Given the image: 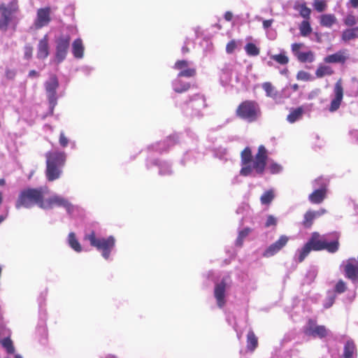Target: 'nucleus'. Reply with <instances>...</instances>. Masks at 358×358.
Masks as SVG:
<instances>
[{"instance_id":"nucleus-1","label":"nucleus","mask_w":358,"mask_h":358,"mask_svg":"<svg viewBox=\"0 0 358 358\" xmlns=\"http://www.w3.org/2000/svg\"><path fill=\"white\" fill-rule=\"evenodd\" d=\"M267 151L260 145L258 152L252 157L251 149L246 147L241 153L240 175L244 177L262 176L266 165Z\"/></svg>"},{"instance_id":"nucleus-2","label":"nucleus","mask_w":358,"mask_h":358,"mask_svg":"<svg viewBox=\"0 0 358 358\" xmlns=\"http://www.w3.org/2000/svg\"><path fill=\"white\" fill-rule=\"evenodd\" d=\"M47 193V187L24 189L20 193L15 207L17 209L21 207L29 208L37 205L41 208V205L45 203L43 198Z\"/></svg>"},{"instance_id":"nucleus-3","label":"nucleus","mask_w":358,"mask_h":358,"mask_svg":"<svg viewBox=\"0 0 358 358\" xmlns=\"http://www.w3.org/2000/svg\"><path fill=\"white\" fill-rule=\"evenodd\" d=\"M46 176L49 181L58 179L62 173V169L65 164L66 153L62 151H51L45 154Z\"/></svg>"},{"instance_id":"nucleus-4","label":"nucleus","mask_w":358,"mask_h":358,"mask_svg":"<svg viewBox=\"0 0 358 358\" xmlns=\"http://www.w3.org/2000/svg\"><path fill=\"white\" fill-rule=\"evenodd\" d=\"M85 239L90 241L92 247L96 248L101 253V256L106 260L110 259L112 252L115 248V238L113 236L107 238L97 237L94 231L85 235Z\"/></svg>"},{"instance_id":"nucleus-5","label":"nucleus","mask_w":358,"mask_h":358,"mask_svg":"<svg viewBox=\"0 0 358 358\" xmlns=\"http://www.w3.org/2000/svg\"><path fill=\"white\" fill-rule=\"evenodd\" d=\"M236 115L242 120L252 122L259 117L261 112L257 103L253 101H245L237 108Z\"/></svg>"},{"instance_id":"nucleus-6","label":"nucleus","mask_w":358,"mask_h":358,"mask_svg":"<svg viewBox=\"0 0 358 358\" xmlns=\"http://www.w3.org/2000/svg\"><path fill=\"white\" fill-rule=\"evenodd\" d=\"M206 106V99L203 94H196L189 97L180 107L187 116H199L201 110Z\"/></svg>"},{"instance_id":"nucleus-7","label":"nucleus","mask_w":358,"mask_h":358,"mask_svg":"<svg viewBox=\"0 0 358 358\" xmlns=\"http://www.w3.org/2000/svg\"><path fill=\"white\" fill-rule=\"evenodd\" d=\"M18 9L15 0H13L8 5H0V29L6 31L8 26L13 21L15 14Z\"/></svg>"},{"instance_id":"nucleus-8","label":"nucleus","mask_w":358,"mask_h":358,"mask_svg":"<svg viewBox=\"0 0 358 358\" xmlns=\"http://www.w3.org/2000/svg\"><path fill=\"white\" fill-rule=\"evenodd\" d=\"M311 250H327L328 252L334 253L338 250V241L334 240L333 241H328L326 238H319V235L317 233L313 234L310 240L307 243Z\"/></svg>"},{"instance_id":"nucleus-9","label":"nucleus","mask_w":358,"mask_h":358,"mask_svg":"<svg viewBox=\"0 0 358 358\" xmlns=\"http://www.w3.org/2000/svg\"><path fill=\"white\" fill-rule=\"evenodd\" d=\"M230 285L231 280L228 275L223 277L220 282L215 285L214 297L220 308H222L226 304V292L230 287Z\"/></svg>"},{"instance_id":"nucleus-10","label":"nucleus","mask_w":358,"mask_h":358,"mask_svg":"<svg viewBox=\"0 0 358 358\" xmlns=\"http://www.w3.org/2000/svg\"><path fill=\"white\" fill-rule=\"evenodd\" d=\"M71 37L69 34L61 35L55 40V56L54 62L59 64L63 62L67 55Z\"/></svg>"},{"instance_id":"nucleus-11","label":"nucleus","mask_w":358,"mask_h":358,"mask_svg":"<svg viewBox=\"0 0 358 358\" xmlns=\"http://www.w3.org/2000/svg\"><path fill=\"white\" fill-rule=\"evenodd\" d=\"M327 181L325 178H319L313 182L315 190L309 196V201L312 203H320L325 198L327 192Z\"/></svg>"},{"instance_id":"nucleus-12","label":"nucleus","mask_w":358,"mask_h":358,"mask_svg":"<svg viewBox=\"0 0 358 358\" xmlns=\"http://www.w3.org/2000/svg\"><path fill=\"white\" fill-rule=\"evenodd\" d=\"M53 206L64 207L69 215H73L76 207L73 206L67 199L59 196L53 195L45 201L44 204L41 205V208H50Z\"/></svg>"},{"instance_id":"nucleus-13","label":"nucleus","mask_w":358,"mask_h":358,"mask_svg":"<svg viewBox=\"0 0 358 358\" xmlns=\"http://www.w3.org/2000/svg\"><path fill=\"white\" fill-rule=\"evenodd\" d=\"M45 89L50 103V110L52 111L57 103V89L59 87V81L55 76H52L45 83Z\"/></svg>"},{"instance_id":"nucleus-14","label":"nucleus","mask_w":358,"mask_h":358,"mask_svg":"<svg viewBox=\"0 0 358 358\" xmlns=\"http://www.w3.org/2000/svg\"><path fill=\"white\" fill-rule=\"evenodd\" d=\"M306 335L322 338L328 335L329 330L324 326L317 325L315 321L309 320L303 328Z\"/></svg>"},{"instance_id":"nucleus-15","label":"nucleus","mask_w":358,"mask_h":358,"mask_svg":"<svg viewBox=\"0 0 358 358\" xmlns=\"http://www.w3.org/2000/svg\"><path fill=\"white\" fill-rule=\"evenodd\" d=\"M344 275L352 282L358 281V262L355 258L343 261L341 265Z\"/></svg>"},{"instance_id":"nucleus-16","label":"nucleus","mask_w":358,"mask_h":358,"mask_svg":"<svg viewBox=\"0 0 358 358\" xmlns=\"http://www.w3.org/2000/svg\"><path fill=\"white\" fill-rule=\"evenodd\" d=\"M173 68L179 71V77L192 78L196 75V68L193 62L187 60L177 61Z\"/></svg>"},{"instance_id":"nucleus-17","label":"nucleus","mask_w":358,"mask_h":358,"mask_svg":"<svg viewBox=\"0 0 358 358\" xmlns=\"http://www.w3.org/2000/svg\"><path fill=\"white\" fill-rule=\"evenodd\" d=\"M343 88L342 86V81L341 80H338L334 88V98L332 99L330 106H329V111L330 112H335L336 111L341 103V101L343 100Z\"/></svg>"},{"instance_id":"nucleus-18","label":"nucleus","mask_w":358,"mask_h":358,"mask_svg":"<svg viewBox=\"0 0 358 358\" xmlns=\"http://www.w3.org/2000/svg\"><path fill=\"white\" fill-rule=\"evenodd\" d=\"M289 238L285 235H282L273 243L270 245L264 252L263 256L270 257L277 254L283 247L286 245Z\"/></svg>"},{"instance_id":"nucleus-19","label":"nucleus","mask_w":358,"mask_h":358,"mask_svg":"<svg viewBox=\"0 0 358 358\" xmlns=\"http://www.w3.org/2000/svg\"><path fill=\"white\" fill-rule=\"evenodd\" d=\"M303 46V43H293L292 45V51L295 57L301 62H313L315 60L313 52L309 50L301 52L300 49Z\"/></svg>"},{"instance_id":"nucleus-20","label":"nucleus","mask_w":358,"mask_h":358,"mask_svg":"<svg viewBox=\"0 0 358 358\" xmlns=\"http://www.w3.org/2000/svg\"><path fill=\"white\" fill-rule=\"evenodd\" d=\"M50 20V8L45 7L39 8L37 10L36 17L34 20V24L36 29H41L47 26Z\"/></svg>"},{"instance_id":"nucleus-21","label":"nucleus","mask_w":358,"mask_h":358,"mask_svg":"<svg viewBox=\"0 0 358 358\" xmlns=\"http://www.w3.org/2000/svg\"><path fill=\"white\" fill-rule=\"evenodd\" d=\"M312 104H306L296 108H291L289 113L287 116V120L289 123H294L302 119L303 115L306 111H310Z\"/></svg>"},{"instance_id":"nucleus-22","label":"nucleus","mask_w":358,"mask_h":358,"mask_svg":"<svg viewBox=\"0 0 358 358\" xmlns=\"http://www.w3.org/2000/svg\"><path fill=\"white\" fill-rule=\"evenodd\" d=\"M10 331L6 328H0V343L8 353H14L15 349L12 341L10 339Z\"/></svg>"},{"instance_id":"nucleus-23","label":"nucleus","mask_w":358,"mask_h":358,"mask_svg":"<svg viewBox=\"0 0 358 358\" xmlns=\"http://www.w3.org/2000/svg\"><path fill=\"white\" fill-rule=\"evenodd\" d=\"M357 350L356 345L351 339L346 341L343 347L341 358H357Z\"/></svg>"},{"instance_id":"nucleus-24","label":"nucleus","mask_w":358,"mask_h":358,"mask_svg":"<svg viewBox=\"0 0 358 358\" xmlns=\"http://www.w3.org/2000/svg\"><path fill=\"white\" fill-rule=\"evenodd\" d=\"M49 55V45L48 38L47 35H45L41 38L38 44L37 47V57L40 59L46 58Z\"/></svg>"},{"instance_id":"nucleus-25","label":"nucleus","mask_w":358,"mask_h":358,"mask_svg":"<svg viewBox=\"0 0 358 358\" xmlns=\"http://www.w3.org/2000/svg\"><path fill=\"white\" fill-rule=\"evenodd\" d=\"M154 165L157 166L159 175L162 176H171L173 173L171 164L164 160H157L152 162Z\"/></svg>"},{"instance_id":"nucleus-26","label":"nucleus","mask_w":358,"mask_h":358,"mask_svg":"<svg viewBox=\"0 0 358 358\" xmlns=\"http://www.w3.org/2000/svg\"><path fill=\"white\" fill-rule=\"evenodd\" d=\"M178 76L172 82V88L175 92L183 93L187 91L190 87V84L185 82Z\"/></svg>"},{"instance_id":"nucleus-27","label":"nucleus","mask_w":358,"mask_h":358,"mask_svg":"<svg viewBox=\"0 0 358 358\" xmlns=\"http://www.w3.org/2000/svg\"><path fill=\"white\" fill-rule=\"evenodd\" d=\"M178 136L176 135L169 136L164 142L159 143L156 145L155 150L160 152L166 151L168 148L176 143Z\"/></svg>"},{"instance_id":"nucleus-28","label":"nucleus","mask_w":358,"mask_h":358,"mask_svg":"<svg viewBox=\"0 0 358 358\" xmlns=\"http://www.w3.org/2000/svg\"><path fill=\"white\" fill-rule=\"evenodd\" d=\"M72 53L76 58L81 59L83 57L84 45L80 38H77L73 42Z\"/></svg>"},{"instance_id":"nucleus-29","label":"nucleus","mask_w":358,"mask_h":358,"mask_svg":"<svg viewBox=\"0 0 358 358\" xmlns=\"http://www.w3.org/2000/svg\"><path fill=\"white\" fill-rule=\"evenodd\" d=\"M341 38L345 42L358 38V27L344 30L342 33Z\"/></svg>"},{"instance_id":"nucleus-30","label":"nucleus","mask_w":358,"mask_h":358,"mask_svg":"<svg viewBox=\"0 0 358 358\" xmlns=\"http://www.w3.org/2000/svg\"><path fill=\"white\" fill-rule=\"evenodd\" d=\"M320 24L325 27H331L336 22V17L333 14H324L320 16Z\"/></svg>"},{"instance_id":"nucleus-31","label":"nucleus","mask_w":358,"mask_h":358,"mask_svg":"<svg viewBox=\"0 0 358 358\" xmlns=\"http://www.w3.org/2000/svg\"><path fill=\"white\" fill-rule=\"evenodd\" d=\"M258 345V339L253 331L250 330L247 335V348L254 351Z\"/></svg>"},{"instance_id":"nucleus-32","label":"nucleus","mask_w":358,"mask_h":358,"mask_svg":"<svg viewBox=\"0 0 358 358\" xmlns=\"http://www.w3.org/2000/svg\"><path fill=\"white\" fill-rule=\"evenodd\" d=\"M310 250V247H309L308 243H306L302 248L296 250L294 256L295 260L298 262H302L308 256Z\"/></svg>"},{"instance_id":"nucleus-33","label":"nucleus","mask_w":358,"mask_h":358,"mask_svg":"<svg viewBox=\"0 0 358 358\" xmlns=\"http://www.w3.org/2000/svg\"><path fill=\"white\" fill-rule=\"evenodd\" d=\"M346 60L345 56L342 52H337L334 54L327 56L324 62L327 63H338L344 62Z\"/></svg>"},{"instance_id":"nucleus-34","label":"nucleus","mask_w":358,"mask_h":358,"mask_svg":"<svg viewBox=\"0 0 358 358\" xmlns=\"http://www.w3.org/2000/svg\"><path fill=\"white\" fill-rule=\"evenodd\" d=\"M68 243L69 245L77 252H80L83 250L81 245L73 232L69 233L68 236Z\"/></svg>"},{"instance_id":"nucleus-35","label":"nucleus","mask_w":358,"mask_h":358,"mask_svg":"<svg viewBox=\"0 0 358 358\" xmlns=\"http://www.w3.org/2000/svg\"><path fill=\"white\" fill-rule=\"evenodd\" d=\"M263 90L266 92V95L268 97H271L273 99H277L278 98V92L275 90V87L272 85V84L269 82L264 83L262 85Z\"/></svg>"},{"instance_id":"nucleus-36","label":"nucleus","mask_w":358,"mask_h":358,"mask_svg":"<svg viewBox=\"0 0 358 358\" xmlns=\"http://www.w3.org/2000/svg\"><path fill=\"white\" fill-rule=\"evenodd\" d=\"M231 69L230 68V65H226L225 68L222 70V74L220 76V82L222 85L225 86L228 85L230 77H231Z\"/></svg>"},{"instance_id":"nucleus-37","label":"nucleus","mask_w":358,"mask_h":358,"mask_svg":"<svg viewBox=\"0 0 358 358\" xmlns=\"http://www.w3.org/2000/svg\"><path fill=\"white\" fill-rule=\"evenodd\" d=\"M334 71L329 66L320 65L316 70L315 75L317 78L333 74Z\"/></svg>"},{"instance_id":"nucleus-38","label":"nucleus","mask_w":358,"mask_h":358,"mask_svg":"<svg viewBox=\"0 0 358 358\" xmlns=\"http://www.w3.org/2000/svg\"><path fill=\"white\" fill-rule=\"evenodd\" d=\"M271 59L281 65H285L289 62V58L284 50H281L280 53L278 55H271Z\"/></svg>"},{"instance_id":"nucleus-39","label":"nucleus","mask_w":358,"mask_h":358,"mask_svg":"<svg viewBox=\"0 0 358 358\" xmlns=\"http://www.w3.org/2000/svg\"><path fill=\"white\" fill-rule=\"evenodd\" d=\"M251 229L249 227H246L238 231V237L236 240V245L238 247H241L245 238L250 234L251 232Z\"/></svg>"},{"instance_id":"nucleus-40","label":"nucleus","mask_w":358,"mask_h":358,"mask_svg":"<svg viewBox=\"0 0 358 358\" xmlns=\"http://www.w3.org/2000/svg\"><path fill=\"white\" fill-rule=\"evenodd\" d=\"M214 156L219 159L227 162L229 159L228 152L226 148L222 147H219L215 148L213 151Z\"/></svg>"},{"instance_id":"nucleus-41","label":"nucleus","mask_w":358,"mask_h":358,"mask_svg":"<svg viewBox=\"0 0 358 358\" xmlns=\"http://www.w3.org/2000/svg\"><path fill=\"white\" fill-rule=\"evenodd\" d=\"M294 8L299 11L301 17L308 19L310 17V9L308 8L305 3H297L295 5Z\"/></svg>"},{"instance_id":"nucleus-42","label":"nucleus","mask_w":358,"mask_h":358,"mask_svg":"<svg viewBox=\"0 0 358 358\" xmlns=\"http://www.w3.org/2000/svg\"><path fill=\"white\" fill-rule=\"evenodd\" d=\"M275 197L274 191L273 189H269L266 191L260 198V201L262 204L266 205L269 204Z\"/></svg>"},{"instance_id":"nucleus-43","label":"nucleus","mask_w":358,"mask_h":358,"mask_svg":"<svg viewBox=\"0 0 358 358\" xmlns=\"http://www.w3.org/2000/svg\"><path fill=\"white\" fill-rule=\"evenodd\" d=\"M245 51L249 56H257L259 54V48L252 43H248L245 45Z\"/></svg>"},{"instance_id":"nucleus-44","label":"nucleus","mask_w":358,"mask_h":358,"mask_svg":"<svg viewBox=\"0 0 358 358\" xmlns=\"http://www.w3.org/2000/svg\"><path fill=\"white\" fill-rule=\"evenodd\" d=\"M299 30L301 36H307L311 33L312 28L307 20H303L299 26Z\"/></svg>"},{"instance_id":"nucleus-45","label":"nucleus","mask_w":358,"mask_h":358,"mask_svg":"<svg viewBox=\"0 0 358 358\" xmlns=\"http://www.w3.org/2000/svg\"><path fill=\"white\" fill-rule=\"evenodd\" d=\"M314 220H315V217L313 216L312 210H308L304 215L303 225L305 227L308 228L312 225Z\"/></svg>"},{"instance_id":"nucleus-46","label":"nucleus","mask_w":358,"mask_h":358,"mask_svg":"<svg viewBox=\"0 0 358 358\" xmlns=\"http://www.w3.org/2000/svg\"><path fill=\"white\" fill-rule=\"evenodd\" d=\"M298 89L299 85L297 84L287 85L282 90V96L287 98L289 97L290 91L295 92L297 91Z\"/></svg>"},{"instance_id":"nucleus-47","label":"nucleus","mask_w":358,"mask_h":358,"mask_svg":"<svg viewBox=\"0 0 358 358\" xmlns=\"http://www.w3.org/2000/svg\"><path fill=\"white\" fill-rule=\"evenodd\" d=\"M343 22L345 25L352 27L358 23V17H357L352 14H348L344 18Z\"/></svg>"},{"instance_id":"nucleus-48","label":"nucleus","mask_w":358,"mask_h":358,"mask_svg":"<svg viewBox=\"0 0 358 358\" xmlns=\"http://www.w3.org/2000/svg\"><path fill=\"white\" fill-rule=\"evenodd\" d=\"M296 79L303 81L313 80V76L308 72L304 71H300L297 73Z\"/></svg>"},{"instance_id":"nucleus-49","label":"nucleus","mask_w":358,"mask_h":358,"mask_svg":"<svg viewBox=\"0 0 358 358\" xmlns=\"http://www.w3.org/2000/svg\"><path fill=\"white\" fill-rule=\"evenodd\" d=\"M315 9L318 12H322L326 8V3L323 0H315L313 3Z\"/></svg>"},{"instance_id":"nucleus-50","label":"nucleus","mask_w":358,"mask_h":358,"mask_svg":"<svg viewBox=\"0 0 358 358\" xmlns=\"http://www.w3.org/2000/svg\"><path fill=\"white\" fill-rule=\"evenodd\" d=\"M335 295L332 293L329 294L327 296L326 299L324 301V307L325 308H330L334 303L335 301Z\"/></svg>"},{"instance_id":"nucleus-51","label":"nucleus","mask_w":358,"mask_h":358,"mask_svg":"<svg viewBox=\"0 0 358 358\" xmlns=\"http://www.w3.org/2000/svg\"><path fill=\"white\" fill-rule=\"evenodd\" d=\"M32 52H33V48L29 45L27 44L24 48V59L29 60L32 57Z\"/></svg>"},{"instance_id":"nucleus-52","label":"nucleus","mask_w":358,"mask_h":358,"mask_svg":"<svg viewBox=\"0 0 358 358\" xmlns=\"http://www.w3.org/2000/svg\"><path fill=\"white\" fill-rule=\"evenodd\" d=\"M346 289L345 283L343 280H339L335 285V292L341 294Z\"/></svg>"},{"instance_id":"nucleus-53","label":"nucleus","mask_w":358,"mask_h":358,"mask_svg":"<svg viewBox=\"0 0 358 358\" xmlns=\"http://www.w3.org/2000/svg\"><path fill=\"white\" fill-rule=\"evenodd\" d=\"M237 48V42L234 40L229 41L226 46V51L229 54H231Z\"/></svg>"},{"instance_id":"nucleus-54","label":"nucleus","mask_w":358,"mask_h":358,"mask_svg":"<svg viewBox=\"0 0 358 358\" xmlns=\"http://www.w3.org/2000/svg\"><path fill=\"white\" fill-rule=\"evenodd\" d=\"M268 169H270L271 173L273 174L278 173L282 171V166L277 163H271L269 165Z\"/></svg>"},{"instance_id":"nucleus-55","label":"nucleus","mask_w":358,"mask_h":358,"mask_svg":"<svg viewBox=\"0 0 358 358\" xmlns=\"http://www.w3.org/2000/svg\"><path fill=\"white\" fill-rule=\"evenodd\" d=\"M277 224V218L273 215H269L267 216L266 221L265 223L266 227H269L271 226H275Z\"/></svg>"},{"instance_id":"nucleus-56","label":"nucleus","mask_w":358,"mask_h":358,"mask_svg":"<svg viewBox=\"0 0 358 358\" xmlns=\"http://www.w3.org/2000/svg\"><path fill=\"white\" fill-rule=\"evenodd\" d=\"M59 143L62 148L66 147L69 143V140L65 136L63 131L60 132Z\"/></svg>"},{"instance_id":"nucleus-57","label":"nucleus","mask_w":358,"mask_h":358,"mask_svg":"<svg viewBox=\"0 0 358 358\" xmlns=\"http://www.w3.org/2000/svg\"><path fill=\"white\" fill-rule=\"evenodd\" d=\"M317 275V270L315 268H310L307 274L306 278L309 279V282H312Z\"/></svg>"},{"instance_id":"nucleus-58","label":"nucleus","mask_w":358,"mask_h":358,"mask_svg":"<svg viewBox=\"0 0 358 358\" xmlns=\"http://www.w3.org/2000/svg\"><path fill=\"white\" fill-rule=\"evenodd\" d=\"M6 77L9 80H13L16 76V71L15 69H6Z\"/></svg>"},{"instance_id":"nucleus-59","label":"nucleus","mask_w":358,"mask_h":358,"mask_svg":"<svg viewBox=\"0 0 358 358\" xmlns=\"http://www.w3.org/2000/svg\"><path fill=\"white\" fill-rule=\"evenodd\" d=\"M326 212H327L326 210L324 209V208H322V209H320L319 210H317V211H313L312 210V213L313 214V216H314L315 219L322 216L324 214H325Z\"/></svg>"},{"instance_id":"nucleus-60","label":"nucleus","mask_w":358,"mask_h":358,"mask_svg":"<svg viewBox=\"0 0 358 358\" xmlns=\"http://www.w3.org/2000/svg\"><path fill=\"white\" fill-rule=\"evenodd\" d=\"M326 212H327L326 210L324 209V208H322V209H320L319 210H317V211H313L312 210V213L313 214V216H314L315 219L322 216L324 214H325Z\"/></svg>"},{"instance_id":"nucleus-61","label":"nucleus","mask_w":358,"mask_h":358,"mask_svg":"<svg viewBox=\"0 0 358 358\" xmlns=\"http://www.w3.org/2000/svg\"><path fill=\"white\" fill-rule=\"evenodd\" d=\"M347 6L357 8L358 7V0H349V2L347 3Z\"/></svg>"},{"instance_id":"nucleus-62","label":"nucleus","mask_w":358,"mask_h":358,"mask_svg":"<svg viewBox=\"0 0 358 358\" xmlns=\"http://www.w3.org/2000/svg\"><path fill=\"white\" fill-rule=\"evenodd\" d=\"M273 20H265L263 21V27L266 29L268 28H269L272 23H273Z\"/></svg>"},{"instance_id":"nucleus-63","label":"nucleus","mask_w":358,"mask_h":358,"mask_svg":"<svg viewBox=\"0 0 358 358\" xmlns=\"http://www.w3.org/2000/svg\"><path fill=\"white\" fill-rule=\"evenodd\" d=\"M232 17H233V14L231 12L227 11V12L225 13V14H224V19L227 21H231L232 20Z\"/></svg>"},{"instance_id":"nucleus-64","label":"nucleus","mask_w":358,"mask_h":358,"mask_svg":"<svg viewBox=\"0 0 358 358\" xmlns=\"http://www.w3.org/2000/svg\"><path fill=\"white\" fill-rule=\"evenodd\" d=\"M29 77H37L38 76V73L36 72V71L34 70H31L29 71Z\"/></svg>"}]
</instances>
